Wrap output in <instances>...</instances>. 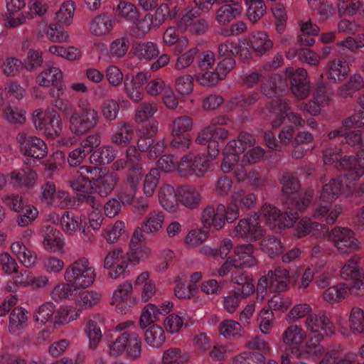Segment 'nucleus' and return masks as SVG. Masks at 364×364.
I'll use <instances>...</instances> for the list:
<instances>
[{"mask_svg":"<svg viewBox=\"0 0 364 364\" xmlns=\"http://www.w3.org/2000/svg\"><path fill=\"white\" fill-rule=\"evenodd\" d=\"M304 331L297 325L289 326L282 335L283 342L289 346H297L304 341Z\"/></svg>","mask_w":364,"mask_h":364,"instance_id":"a19ab883","label":"nucleus"},{"mask_svg":"<svg viewBox=\"0 0 364 364\" xmlns=\"http://www.w3.org/2000/svg\"><path fill=\"white\" fill-rule=\"evenodd\" d=\"M119 181V176L116 172H108L95 177H90V185L93 191L101 197H107L114 189Z\"/></svg>","mask_w":364,"mask_h":364,"instance_id":"f3484780","label":"nucleus"},{"mask_svg":"<svg viewBox=\"0 0 364 364\" xmlns=\"http://www.w3.org/2000/svg\"><path fill=\"white\" fill-rule=\"evenodd\" d=\"M63 72L57 67L48 66L43 69L36 77V82L42 87L51 85L57 89V95H63L65 85L63 83Z\"/></svg>","mask_w":364,"mask_h":364,"instance_id":"dca6fc26","label":"nucleus"},{"mask_svg":"<svg viewBox=\"0 0 364 364\" xmlns=\"http://www.w3.org/2000/svg\"><path fill=\"white\" fill-rule=\"evenodd\" d=\"M349 70L346 60L340 58L330 63L327 77L333 82H341L346 79Z\"/></svg>","mask_w":364,"mask_h":364,"instance_id":"a878e982","label":"nucleus"},{"mask_svg":"<svg viewBox=\"0 0 364 364\" xmlns=\"http://www.w3.org/2000/svg\"><path fill=\"white\" fill-rule=\"evenodd\" d=\"M37 177L36 171L29 167L14 170L10 173L12 183L20 187H32Z\"/></svg>","mask_w":364,"mask_h":364,"instance_id":"393cba45","label":"nucleus"},{"mask_svg":"<svg viewBox=\"0 0 364 364\" xmlns=\"http://www.w3.org/2000/svg\"><path fill=\"white\" fill-rule=\"evenodd\" d=\"M32 119L35 127L49 138L58 136L61 132V117L55 111L44 114L42 109L36 110Z\"/></svg>","mask_w":364,"mask_h":364,"instance_id":"6e6552de","label":"nucleus"},{"mask_svg":"<svg viewBox=\"0 0 364 364\" xmlns=\"http://www.w3.org/2000/svg\"><path fill=\"white\" fill-rule=\"evenodd\" d=\"M236 235L256 240L264 234L263 229L258 225L256 220L241 219L235 228Z\"/></svg>","mask_w":364,"mask_h":364,"instance_id":"aec40b11","label":"nucleus"},{"mask_svg":"<svg viewBox=\"0 0 364 364\" xmlns=\"http://www.w3.org/2000/svg\"><path fill=\"white\" fill-rule=\"evenodd\" d=\"M43 63V53L39 50L28 49L25 60V67L29 71L41 68Z\"/></svg>","mask_w":364,"mask_h":364,"instance_id":"6e6d98bb","label":"nucleus"},{"mask_svg":"<svg viewBox=\"0 0 364 364\" xmlns=\"http://www.w3.org/2000/svg\"><path fill=\"white\" fill-rule=\"evenodd\" d=\"M160 178L158 168H151L145 176L144 182V193L146 197H151L157 187Z\"/></svg>","mask_w":364,"mask_h":364,"instance_id":"603ef678","label":"nucleus"},{"mask_svg":"<svg viewBox=\"0 0 364 364\" xmlns=\"http://www.w3.org/2000/svg\"><path fill=\"white\" fill-rule=\"evenodd\" d=\"M298 211L294 205H287V210L284 213H279V219H277V227L279 228H290L299 218Z\"/></svg>","mask_w":364,"mask_h":364,"instance_id":"49530a36","label":"nucleus"},{"mask_svg":"<svg viewBox=\"0 0 364 364\" xmlns=\"http://www.w3.org/2000/svg\"><path fill=\"white\" fill-rule=\"evenodd\" d=\"M157 306L152 304H147L143 309L140 317V326L141 328L146 327L151 323L157 321L159 314L156 312Z\"/></svg>","mask_w":364,"mask_h":364,"instance_id":"0e129e2a","label":"nucleus"},{"mask_svg":"<svg viewBox=\"0 0 364 364\" xmlns=\"http://www.w3.org/2000/svg\"><path fill=\"white\" fill-rule=\"evenodd\" d=\"M350 328L354 333H364V312L358 307H353L351 310L350 318Z\"/></svg>","mask_w":364,"mask_h":364,"instance_id":"8fccbe9b","label":"nucleus"},{"mask_svg":"<svg viewBox=\"0 0 364 364\" xmlns=\"http://www.w3.org/2000/svg\"><path fill=\"white\" fill-rule=\"evenodd\" d=\"M159 200L164 209L170 212H175L178 201V191H175L171 185H164L159 192Z\"/></svg>","mask_w":364,"mask_h":364,"instance_id":"c756f323","label":"nucleus"},{"mask_svg":"<svg viewBox=\"0 0 364 364\" xmlns=\"http://www.w3.org/2000/svg\"><path fill=\"white\" fill-rule=\"evenodd\" d=\"M254 247L251 244L240 245L235 247V256L241 268L243 267H252L257 264V259L254 256Z\"/></svg>","mask_w":364,"mask_h":364,"instance_id":"cd10ccee","label":"nucleus"},{"mask_svg":"<svg viewBox=\"0 0 364 364\" xmlns=\"http://www.w3.org/2000/svg\"><path fill=\"white\" fill-rule=\"evenodd\" d=\"M250 43L257 55L264 54L273 47V42L267 34L261 31L252 35Z\"/></svg>","mask_w":364,"mask_h":364,"instance_id":"c9c22d12","label":"nucleus"},{"mask_svg":"<svg viewBox=\"0 0 364 364\" xmlns=\"http://www.w3.org/2000/svg\"><path fill=\"white\" fill-rule=\"evenodd\" d=\"M331 203H324L321 201L319 198L317 204L314 208L313 216L318 220L326 218V221L328 224H333L336 222V218L341 212V208L336 206L330 211Z\"/></svg>","mask_w":364,"mask_h":364,"instance_id":"7c9ffc66","label":"nucleus"},{"mask_svg":"<svg viewBox=\"0 0 364 364\" xmlns=\"http://www.w3.org/2000/svg\"><path fill=\"white\" fill-rule=\"evenodd\" d=\"M79 316V311L70 306L62 307L57 311L54 317L55 323L58 324L68 323Z\"/></svg>","mask_w":364,"mask_h":364,"instance_id":"bf43d9fd","label":"nucleus"},{"mask_svg":"<svg viewBox=\"0 0 364 364\" xmlns=\"http://www.w3.org/2000/svg\"><path fill=\"white\" fill-rule=\"evenodd\" d=\"M265 356L262 353L245 352L234 358V364H264Z\"/></svg>","mask_w":364,"mask_h":364,"instance_id":"3c124183","label":"nucleus"},{"mask_svg":"<svg viewBox=\"0 0 364 364\" xmlns=\"http://www.w3.org/2000/svg\"><path fill=\"white\" fill-rule=\"evenodd\" d=\"M134 129L132 125L127 122L119 123L116 132L112 136V142L121 146H127L132 140Z\"/></svg>","mask_w":364,"mask_h":364,"instance_id":"473e14b6","label":"nucleus"},{"mask_svg":"<svg viewBox=\"0 0 364 364\" xmlns=\"http://www.w3.org/2000/svg\"><path fill=\"white\" fill-rule=\"evenodd\" d=\"M364 86L363 77L359 74L352 75L344 85L341 86L337 91L338 96L346 98L352 97L353 95Z\"/></svg>","mask_w":364,"mask_h":364,"instance_id":"f704fd0d","label":"nucleus"},{"mask_svg":"<svg viewBox=\"0 0 364 364\" xmlns=\"http://www.w3.org/2000/svg\"><path fill=\"white\" fill-rule=\"evenodd\" d=\"M283 78L279 74H271L261 84V92L267 97L277 96L283 91Z\"/></svg>","mask_w":364,"mask_h":364,"instance_id":"c85d7f7f","label":"nucleus"},{"mask_svg":"<svg viewBox=\"0 0 364 364\" xmlns=\"http://www.w3.org/2000/svg\"><path fill=\"white\" fill-rule=\"evenodd\" d=\"M80 224L79 218L69 211H65L60 219L62 228L69 234H73L79 228Z\"/></svg>","mask_w":364,"mask_h":364,"instance_id":"e2e57ef3","label":"nucleus"},{"mask_svg":"<svg viewBox=\"0 0 364 364\" xmlns=\"http://www.w3.org/2000/svg\"><path fill=\"white\" fill-rule=\"evenodd\" d=\"M200 13V9L197 6L186 9L178 21L177 28L194 36L205 34L209 28V22L205 18H199Z\"/></svg>","mask_w":364,"mask_h":364,"instance_id":"0eeeda50","label":"nucleus"},{"mask_svg":"<svg viewBox=\"0 0 364 364\" xmlns=\"http://www.w3.org/2000/svg\"><path fill=\"white\" fill-rule=\"evenodd\" d=\"M289 280V274L287 269L279 267L274 271L269 270L267 275L262 276L259 279L257 287V292L263 293L267 288L272 291H284Z\"/></svg>","mask_w":364,"mask_h":364,"instance_id":"f8f14e48","label":"nucleus"},{"mask_svg":"<svg viewBox=\"0 0 364 364\" xmlns=\"http://www.w3.org/2000/svg\"><path fill=\"white\" fill-rule=\"evenodd\" d=\"M117 9L119 14L129 21L134 22L139 18L138 9L132 3L120 1Z\"/></svg>","mask_w":364,"mask_h":364,"instance_id":"680f3d73","label":"nucleus"},{"mask_svg":"<svg viewBox=\"0 0 364 364\" xmlns=\"http://www.w3.org/2000/svg\"><path fill=\"white\" fill-rule=\"evenodd\" d=\"M23 63L16 58H7L0 65L2 72L6 76H14L22 67Z\"/></svg>","mask_w":364,"mask_h":364,"instance_id":"338daca9","label":"nucleus"},{"mask_svg":"<svg viewBox=\"0 0 364 364\" xmlns=\"http://www.w3.org/2000/svg\"><path fill=\"white\" fill-rule=\"evenodd\" d=\"M241 13V4H223L217 10L215 20L220 25L224 26L237 18Z\"/></svg>","mask_w":364,"mask_h":364,"instance_id":"b1692460","label":"nucleus"},{"mask_svg":"<svg viewBox=\"0 0 364 364\" xmlns=\"http://www.w3.org/2000/svg\"><path fill=\"white\" fill-rule=\"evenodd\" d=\"M208 237V231L205 229L191 230L186 237L185 242L189 247H195L202 245Z\"/></svg>","mask_w":364,"mask_h":364,"instance_id":"864d4df0","label":"nucleus"},{"mask_svg":"<svg viewBox=\"0 0 364 364\" xmlns=\"http://www.w3.org/2000/svg\"><path fill=\"white\" fill-rule=\"evenodd\" d=\"M112 18L106 13L97 15L90 23V32L97 36L106 35L112 29Z\"/></svg>","mask_w":364,"mask_h":364,"instance_id":"bb28decb","label":"nucleus"},{"mask_svg":"<svg viewBox=\"0 0 364 364\" xmlns=\"http://www.w3.org/2000/svg\"><path fill=\"white\" fill-rule=\"evenodd\" d=\"M259 99V95L255 92L247 94L239 93L230 100L231 107L245 108L255 105Z\"/></svg>","mask_w":364,"mask_h":364,"instance_id":"37998d69","label":"nucleus"},{"mask_svg":"<svg viewBox=\"0 0 364 364\" xmlns=\"http://www.w3.org/2000/svg\"><path fill=\"white\" fill-rule=\"evenodd\" d=\"M282 186V200L286 205H294L295 208L304 211L310 203V198L301 197V185L295 175L287 171H282L279 177Z\"/></svg>","mask_w":364,"mask_h":364,"instance_id":"7ed1b4c3","label":"nucleus"},{"mask_svg":"<svg viewBox=\"0 0 364 364\" xmlns=\"http://www.w3.org/2000/svg\"><path fill=\"white\" fill-rule=\"evenodd\" d=\"M95 270L85 257H81L70 264L65 269V279L70 282L75 289L89 287L95 281Z\"/></svg>","mask_w":364,"mask_h":364,"instance_id":"423d86ee","label":"nucleus"},{"mask_svg":"<svg viewBox=\"0 0 364 364\" xmlns=\"http://www.w3.org/2000/svg\"><path fill=\"white\" fill-rule=\"evenodd\" d=\"M306 327L311 334L314 335V339L316 341H322L325 336H330L335 332L334 325L326 311H319L318 314L308 316L306 319Z\"/></svg>","mask_w":364,"mask_h":364,"instance_id":"1a4fd4ad","label":"nucleus"},{"mask_svg":"<svg viewBox=\"0 0 364 364\" xmlns=\"http://www.w3.org/2000/svg\"><path fill=\"white\" fill-rule=\"evenodd\" d=\"M124 87L127 96L134 102H139L143 97V88L139 87L134 81L131 79L129 75L125 76L124 80Z\"/></svg>","mask_w":364,"mask_h":364,"instance_id":"09e8293b","label":"nucleus"},{"mask_svg":"<svg viewBox=\"0 0 364 364\" xmlns=\"http://www.w3.org/2000/svg\"><path fill=\"white\" fill-rule=\"evenodd\" d=\"M343 179H346L344 175L333 178L328 183L325 184L320 195L321 201L332 203L342 192Z\"/></svg>","mask_w":364,"mask_h":364,"instance_id":"4be33fe9","label":"nucleus"},{"mask_svg":"<svg viewBox=\"0 0 364 364\" xmlns=\"http://www.w3.org/2000/svg\"><path fill=\"white\" fill-rule=\"evenodd\" d=\"M132 284L130 282L126 281L120 284L114 291L112 296V304H116L117 308L122 312L125 311L124 307V300L131 294Z\"/></svg>","mask_w":364,"mask_h":364,"instance_id":"79ce46f5","label":"nucleus"},{"mask_svg":"<svg viewBox=\"0 0 364 364\" xmlns=\"http://www.w3.org/2000/svg\"><path fill=\"white\" fill-rule=\"evenodd\" d=\"M248 5L247 16L250 21H258L266 12V5L263 0H246Z\"/></svg>","mask_w":364,"mask_h":364,"instance_id":"c03bdc74","label":"nucleus"},{"mask_svg":"<svg viewBox=\"0 0 364 364\" xmlns=\"http://www.w3.org/2000/svg\"><path fill=\"white\" fill-rule=\"evenodd\" d=\"M333 95V90L328 87L322 80L318 81L313 90V97L315 100L321 105H326Z\"/></svg>","mask_w":364,"mask_h":364,"instance_id":"a18cd8bd","label":"nucleus"},{"mask_svg":"<svg viewBox=\"0 0 364 364\" xmlns=\"http://www.w3.org/2000/svg\"><path fill=\"white\" fill-rule=\"evenodd\" d=\"M133 54L140 60L151 61L160 53L156 43L151 41L136 42L132 48Z\"/></svg>","mask_w":364,"mask_h":364,"instance_id":"412c9836","label":"nucleus"},{"mask_svg":"<svg viewBox=\"0 0 364 364\" xmlns=\"http://www.w3.org/2000/svg\"><path fill=\"white\" fill-rule=\"evenodd\" d=\"M193 120L186 115L179 117L173 122L172 134H184L192 129Z\"/></svg>","mask_w":364,"mask_h":364,"instance_id":"69168bd1","label":"nucleus"},{"mask_svg":"<svg viewBox=\"0 0 364 364\" xmlns=\"http://www.w3.org/2000/svg\"><path fill=\"white\" fill-rule=\"evenodd\" d=\"M104 324V317L100 314H94L86 323L85 333L89 339V347L95 349L102 340L101 327Z\"/></svg>","mask_w":364,"mask_h":364,"instance_id":"6ab92c4d","label":"nucleus"},{"mask_svg":"<svg viewBox=\"0 0 364 364\" xmlns=\"http://www.w3.org/2000/svg\"><path fill=\"white\" fill-rule=\"evenodd\" d=\"M186 359L179 348H170L164 353L162 364H182Z\"/></svg>","mask_w":364,"mask_h":364,"instance_id":"774afa93","label":"nucleus"},{"mask_svg":"<svg viewBox=\"0 0 364 364\" xmlns=\"http://www.w3.org/2000/svg\"><path fill=\"white\" fill-rule=\"evenodd\" d=\"M117 156V151L111 146H101L93 152L90 156L91 164L95 166L108 164L111 163Z\"/></svg>","mask_w":364,"mask_h":364,"instance_id":"2f4dec72","label":"nucleus"},{"mask_svg":"<svg viewBox=\"0 0 364 364\" xmlns=\"http://www.w3.org/2000/svg\"><path fill=\"white\" fill-rule=\"evenodd\" d=\"M128 329L121 333L109 346V355L117 358L125 353L131 360H137L141 354V339L134 329Z\"/></svg>","mask_w":364,"mask_h":364,"instance_id":"20e7f679","label":"nucleus"},{"mask_svg":"<svg viewBox=\"0 0 364 364\" xmlns=\"http://www.w3.org/2000/svg\"><path fill=\"white\" fill-rule=\"evenodd\" d=\"M130 46V40L127 36H122L114 40L110 46V52L113 56H124Z\"/></svg>","mask_w":364,"mask_h":364,"instance_id":"052dcab7","label":"nucleus"},{"mask_svg":"<svg viewBox=\"0 0 364 364\" xmlns=\"http://www.w3.org/2000/svg\"><path fill=\"white\" fill-rule=\"evenodd\" d=\"M178 201L191 209L198 207L201 202L198 191L195 187L188 185L181 186L178 188Z\"/></svg>","mask_w":364,"mask_h":364,"instance_id":"5701e85b","label":"nucleus"},{"mask_svg":"<svg viewBox=\"0 0 364 364\" xmlns=\"http://www.w3.org/2000/svg\"><path fill=\"white\" fill-rule=\"evenodd\" d=\"M68 121L71 132L81 136L97 126L100 115L87 99L80 98L77 102V109L70 114Z\"/></svg>","mask_w":364,"mask_h":364,"instance_id":"f03ea898","label":"nucleus"},{"mask_svg":"<svg viewBox=\"0 0 364 364\" xmlns=\"http://www.w3.org/2000/svg\"><path fill=\"white\" fill-rule=\"evenodd\" d=\"M49 51L55 55L65 58L69 60H74L80 56V50L75 47L64 48L60 46H52L49 48Z\"/></svg>","mask_w":364,"mask_h":364,"instance_id":"13d9d810","label":"nucleus"},{"mask_svg":"<svg viewBox=\"0 0 364 364\" xmlns=\"http://www.w3.org/2000/svg\"><path fill=\"white\" fill-rule=\"evenodd\" d=\"M329 239L341 253H350L360 249V242L353 232L346 228L336 227L329 233Z\"/></svg>","mask_w":364,"mask_h":364,"instance_id":"ddd939ff","label":"nucleus"},{"mask_svg":"<svg viewBox=\"0 0 364 364\" xmlns=\"http://www.w3.org/2000/svg\"><path fill=\"white\" fill-rule=\"evenodd\" d=\"M240 208L236 203H232L226 207L218 204L215 208L213 205H208L202 213L201 221L205 228L214 226L215 229H221L225 222L232 223L238 218Z\"/></svg>","mask_w":364,"mask_h":364,"instance_id":"39448f33","label":"nucleus"},{"mask_svg":"<svg viewBox=\"0 0 364 364\" xmlns=\"http://www.w3.org/2000/svg\"><path fill=\"white\" fill-rule=\"evenodd\" d=\"M55 306L52 302H46L36 310L34 318L36 322L44 324L53 318Z\"/></svg>","mask_w":364,"mask_h":364,"instance_id":"5fc2aeb1","label":"nucleus"},{"mask_svg":"<svg viewBox=\"0 0 364 364\" xmlns=\"http://www.w3.org/2000/svg\"><path fill=\"white\" fill-rule=\"evenodd\" d=\"M286 75L289 77L291 90L293 95L299 100H304L309 95L310 85L307 80V71L304 68L294 70L289 67L285 70Z\"/></svg>","mask_w":364,"mask_h":364,"instance_id":"4468645a","label":"nucleus"},{"mask_svg":"<svg viewBox=\"0 0 364 364\" xmlns=\"http://www.w3.org/2000/svg\"><path fill=\"white\" fill-rule=\"evenodd\" d=\"M144 340L153 348L161 347L166 340L164 329L158 325L151 326L144 333Z\"/></svg>","mask_w":364,"mask_h":364,"instance_id":"e433bc0d","label":"nucleus"},{"mask_svg":"<svg viewBox=\"0 0 364 364\" xmlns=\"http://www.w3.org/2000/svg\"><path fill=\"white\" fill-rule=\"evenodd\" d=\"M289 109V105L286 100L275 99L266 104L265 107L262 109V114L264 117H270V114L279 111L282 116L287 113Z\"/></svg>","mask_w":364,"mask_h":364,"instance_id":"de8ad7c7","label":"nucleus"},{"mask_svg":"<svg viewBox=\"0 0 364 364\" xmlns=\"http://www.w3.org/2000/svg\"><path fill=\"white\" fill-rule=\"evenodd\" d=\"M43 245L45 248L50 252H55L61 250L64 242L60 237V232L53 228L47 227Z\"/></svg>","mask_w":364,"mask_h":364,"instance_id":"4c0bfd02","label":"nucleus"},{"mask_svg":"<svg viewBox=\"0 0 364 364\" xmlns=\"http://www.w3.org/2000/svg\"><path fill=\"white\" fill-rule=\"evenodd\" d=\"M26 311L21 307H15L9 316V331L18 334L27 325Z\"/></svg>","mask_w":364,"mask_h":364,"instance_id":"72a5a7b5","label":"nucleus"},{"mask_svg":"<svg viewBox=\"0 0 364 364\" xmlns=\"http://www.w3.org/2000/svg\"><path fill=\"white\" fill-rule=\"evenodd\" d=\"M75 10L74 4L67 1L63 3L56 13V19L59 24L62 26H68L71 23Z\"/></svg>","mask_w":364,"mask_h":364,"instance_id":"4d7b16f0","label":"nucleus"},{"mask_svg":"<svg viewBox=\"0 0 364 364\" xmlns=\"http://www.w3.org/2000/svg\"><path fill=\"white\" fill-rule=\"evenodd\" d=\"M261 248L269 257L274 258L280 255L284 251L281 240L274 236H267L262 239Z\"/></svg>","mask_w":364,"mask_h":364,"instance_id":"58836bf2","label":"nucleus"},{"mask_svg":"<svg viewBox=\"0 0 364 364\" xmlns=\"http://www.w3.org/2000/svg\"><path fill=\"white\" fill-rule=\"evenodd\" d=\"M164 221V215L161 212H151L146 220L142 223V230L146 234H154L161 228Z\"/></svg>","mask_w":364,"mask_h":364,"instance_id":"ea45409f","label":"nucleus"},{"mask_svg":"<svg viewBox=\"0 0 364 364\" xmlns=\"http://www.w3.org/2000/svg\"><path fill=\"white\" fill-rule=\"evenodd\" d=\"M341 165L346 170L344 177L353 181L364 175V151H360L355 156H344Z\"/></svg>","mask_w":364,"mask_h":364,"instance_id":"a211bd4d","label":"nucleus"},{"mask_svg":"<svg viewBox=\"0 0 364 364\" xmlns=\"http://www.w3.org/2000/svg\"><path fill=\"white\" fill-rule=\"evenodd\" d=\"M360 257L353 256L343 265L341 276L345 280H352L353 284L349 287L341 283L326 289L323 293V299L328 303L339 302L348 294L355 296H364V272L358 265Z\"/></svg>","mask_w":364,"mask_h":364,"instance_id":"f257e3e1","label":"nucleus"},{"mask_svg":"<svg viewBox=\"0 0 364 364\" xmlns=\"http://www.w3.org/2000/svg\"><path fill=\"white\" fill-rule=\"evenodd\" d=\"M210 166L209 159L205 156L188 154L181 158L178 164V171L182 176L196 175L203 176Z\"/></svg>","mask_w":364,"mask_h":364,"instance_id":"9b49d317","label":"nucleus"},{"mask_svg":"<svg viewBox=\"0 0 364 364\" xmlns=\"http://www.w3.org/2000/svg\"><path fill=\"white\" fill-rule=\"evenodd\" d=\"M128 267L127 255L122 248H115L108 252L104 259V268L110 269L108 277L117 279L124 274Z\"/></svg>","mask_w":364,"mask_h":364,"instance_id":"2eb2a0df","label":"nucleus"},{"mask_svg":"<svg viewBox=\"0 0 364 364\" xmlns=\"http://www.w3.org/2000/svg\"><path fill=\"white\" fill-rule=\"evenodd\" d=\"M21 152L27 156L43 159L48 152L46 143L41 138L21 132L16 136Z\"/></svg>","mask_w":364,"mask_h":364,"instance_id":"9d476101","label":"nucleus"}]
</instances>
